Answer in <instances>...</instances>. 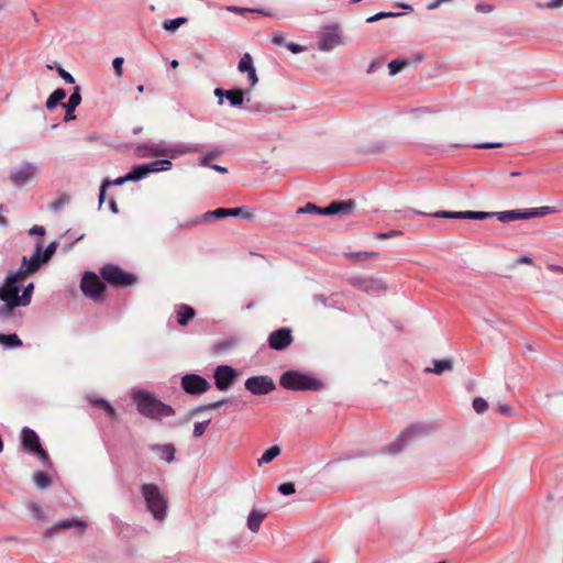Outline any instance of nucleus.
<instances>
[{
    "label": "nucleus",
    "mask_w": 563,
    "mask_h": 563,
    "mask_svg": "<svg viewBox=\"0 0 563 563\" xmlns=\"http://www.w3.org/2000/svg\"><path fill=\"white\" fill-rule=\"evenodd\" d=\"M180 146H165L164 143H141L134 153L141 158L157 157L152 163L135 165L126 175L130 181H137L151 173L167 170L172 166V159L188 152Z\"/></svg>",
    "instance_id": "obj_1"
},
{
    "label": "nucleus",
    "mask_w": 563,
    "mask_h": 563,
    "mask_svg": "<svg viewBox=\"0 0 563 563\" xmlns=\"http://www.w3.org/2000/svg\"><path fill=\"white\" fill-rule=\"evenodd\" d=\"M27 276H18L16 273L10 272L0 287V318L5 319L12 314L15 307H25L32 300L34 284L26 285L19 296L20 284L25 280Z\"/></svg>",
    "instance_id": "obj_2"
},
{
    "label": "nucleus",
    "mask_w": 563,
    "mask_h": 563,
    "mask_svg": "<svg viewBox=\"0 0 563 563\" xmlns=\"http://www.w3.org/2000/svg\"><path fill=\"white\" fill-rule=\"evenodd\" d=\"M133 399L136 402L137 411L146 418L159 420L175 415V410L169 405L163 404L148 391L135 390Z\"/></svg>",
    "instance_id": "obj_3"
},
{
    "label": "nucleus",
    "mask_w": 563,
    "mask_h": 563,
    "mask_svg": "<svg viewBox=\"0 0 563 563\" xmlns=\"http://www.w3.org/2000/svg\"><path fill=\"white\" fill-rule=\"evenodd\" d=\"M387 150L386 143H338L333 152L350 161L368 159Z\"/></svg>",
    "instance_id": "obj_4"
},
{
    "label": "nucleus",
    "mask_w": 563,
    "mask_h": 563,
    "mask_svg": "<svg viewBox=\"0 0 563 563\" xmlns=\"http://www.w3.org/2000/svg\"><path fill=\"white\" fill-rule=\"evenodd\" d=\"M141 494L154 519L163 521L166 518L168 506L166 494L156 484H143Z\"/></svg>",
    "instance_id": "obj_5"
},
{
    "label": "nucleus",
    "mask_w": 563,
    "mask_h": 563,
    "mask_svg": "<svg viewBox=\"0 0 563 563\" xmlns=\"http://www.w3.org/2000/svg\"><path fill=\"white\" fill-rule=\"evenodd\" d=\"M279 384L285 389L300 390V391H317L323 388V384L318 378L300 373L298 371L285 372L279 379Z\"/></svg>",
    "instance_id": "obj_6"
},
{
    "label": "nucleus",
    "mask_w": 563,
    "mask_h": 563,
    "mask_svg": "<svg viewBox=\"0 0 563 563\" xmlns=\"http://www.w3.org/2000/svg\"><path fill=\"white\" fill-rule=\"evenodd\" d=\"M100 274L106 282L114 286L128 287L136 283V277L133 274L126 273L117 265L103 266Z\"/></svg>",
    "instance_id": "obj_7"
},
{
    "label": "nucleus",
    "mask_w": 563,
    "mask_h": 563,
    "mask_svg": "<svg viewBox=\"0 0 563 563\" xmlns=\"http://www.w3.org/2000/svg\"><path fill=\"white\" fill-rule=\"evenodd\" d=\"M342 33L339 24L324 26V31L320 35L318 47L322 52H330L333 48L343 45Z\"/></svg>",
    "instance_id": "obj_8"
},
{
    "label": "nucleus",
    "mask_w": 563,
    "mask_h": 563,
    "mask_svg": "<svg viewBox=\"0 0 563 563\" xmlns=\"http://www.w3.org/2000/svg\"><path fill=\"white\" fill-rule=\"evenodd\" d=\"M42 240H37L35 244V251L32 256H23L21 267L15 272L18 276H29L38 271L42 264L46 263L42 256Z\"/></svg>",
    "instance_id": "obj_9"
},
{
    "label": "nucleus",
    "mask_w": 563,
    "mask_h": 563,
    "mask_svg": "<svg viewBox=\"0 0 563 563\" xmlns=\"http://www.w3.org/2000/svg\"><path fill=\"white\" fill-rule=\"evenodd\" d=\"M21 441L24 448L33 454H37L42 462H48L47 452L41 446L40 439L35 431L23 428L21 432Z\"/></svg>",
    "instance_id": "obj_10"
},
{
    "label": "nucleus",
    "mask_w": 563,
    "mask_h": 563,
    "mask_svg": "<svg viewBox=\"0 0 563 563\" xmlns=\"http://www.w3.org/2000/svg\"><path fill=\"white\" fill-rule=\"evenodd\" d=\"M245 388L253 395H267L275 389L274 380L265 375L252 376L244 383Z\"/></svg>",
    "instance_id": "obj_11"
},
{
    "label": "nucleus",
    "mask_w": 563,
    "mask_h": 563,
    "mask_svg": "<svg viewBox=\"0 0 563 563\" xmlns=\"http://www.w3.org/2000/svg\"><path fill=\"white\" fill-rule=\"evenodd\" d=\"M80 288L87 297L97 300L104 291L106 286L95 273H86L82 276Z\"/></svg>",
    "instance_id": "obj_12"
},
{
    "label": "nucleus",
    "mask_w": 563,
    "mask_h": 563,
    "mask_svg": "<svg viewBox=\"0 0 563 563\" xmlns=\"http://www.w3.org/2000/svg\"><path fill=\"white\" fill-rule=\"evenodd\" d=\"M216 387L221 390H228L238 377L236 371L229 365H219L214 369Z\"/></svg>",
    "instance_id": "obj_13"
},
{
    "label": "nucleus",
    "mask_w": 563,
    "mask_h": 563,
    "mask_svg": "<svg viewBox=\"0 0 563 563\" xmlns=\"http://www.w3.org/2000/svg\"><path fill=\"white\" fill-rule=\"evenodd\" d=\"M183 389L190 395H200L210 388V384L201 376L187 374L181 378Z\"/></svg>",
    "instance_id": "obj_14"
},
{
    "label": "nucleus",
    "mask_w": 563,
    "mask_h": 563,
    "mask_svg": "<svg viewBox=\"0 0 563 563\" xmlns=\"http://www.w3.org/2000/svg\"><path fill=\"white\" fill-rule=\"evenodd\" d=\"M87 528V523L80 519H64L55 523L54 526L47 528L43 537L45 539H52L55 537V534L62 530V529H77L78 534H84L85 530Z\"/></svg>",
    "instance_id": "obj_15"
},
{
    "label": "nucleus",
    "mask_w": 563,
    "mask_h": 563,
    "mask_svg": "<svg viewBox=\"0 0 563 563\" xmlns=\"http://www.w3.org/2000/svg\"><path fill=\"white\" fill-rule=\"evenodd\" d=\"M36 173L37 168L34 165L24 163L11 172L10 179L14 186L21 187L29 183L36 175Z\"/></svg>",
    "instance_id": "obj_16"
},
{
    "label": "nucleus",
    "mask_w": 563,
    "mask_h": 563,
    "mask_svg": "<svg viewBox=\"0 0 563 563\" xmlns=\"http://www.w3.org/2000/svg\"><path fill=\"white\" fill-rule=\"evenodd\" d=\"M292 342L291 330L288 328H280L272 332L268 336V345L273 350H284Z\"/></svg>",
    "instance_id": "obj_17"
},
{
    "label": "nucleus",
    "mask_w": 563,
    "mask_h": 563,
    "mask_svg": "<svg viewBox=\"0 0 563 563\" xmlns=\"http://www.w3.org/2000/svg\"><path fill=\"white\" fill-rule=\"evenodd\" d=\"M355 206H356V203L353 200L333 201L328 207H324L322 209V214L323 216L338 214V216H342V217L350 216L353 213Z\"/></svg>",
    "instance_id": "obj_18"
},
{
    "label": "nucleus",
    "mask_w": 563,
    "mask_h": 563,
    "mask_svg": "<svg viewBox=\"0 0 563 563\" xmlns=\"http://www.w3.org/2000/svg\"><path fill=\"white\" fill-rule=\"evenodd\" d=\"M245 92H246V90L243 91L242 89H231V90H224L222 88L214 89V96L219 98V104L223 103L222 99H223V97H225L232 107L242 106V103L244 101Z\"/></svg>",
    "instance_id": "obj_19"
},
{
    "label": "nucleus",
    "mask_w": 563,
    "mask_h": 563,
    "mask_svg": "<svg viewBox=\"0 0 563 563\" xmlns=\"http://www.w3.org/2000/svg\"><path fill=\"white\" fill-rule=\"evenodd\" d=\"M238 69L239 71L241 73H247V77H249V80H250V88L246 89V93L251 91V89L257 84L258 81V78H257V75H256V69L253 65V59H252V56L249 54V53H245L240 62H239V65H238Z\"/></svg>",
    "instance_id": "obj_20"
},
{
    "label": "nucleus",
    "mask_w": 563,
    "mask_h": 563,
    "mask_svg": "<svg viewBox=\"0 0 563 563\" xmlns=\"http://www.w3.org/2000/svg\"><path fill=\"white\" fill-rule=\"evenodd\" d=\"M245 211H246L245 207L231 208V209L218 208L216 210L208 211L205 214V217L206 218H217V219H222L225 217H241L243 219H251L252 216Z\"/></svg>",
    "instance_id": "obj_21"
},
{
    "label": "nucleus",
    "mask_w": 563,
    "mask_h": 563,
    "mask_svg": "<svg viewBox=\"0 0 563 563\" xmlns=\"http://www.w3.org/2000/svg\"><path fill=\"white\" fill-rule=\"evenodd\" d=\"M412 214H420L424 217H432V218H444V219H464V211H437L433 213H427V212H420L416 210H407L404 212L402 218L409 219Z\"/></svg>",
    "instance_id": "obj_22"
},
{
    "label": "nucleus",
    "mask_w": 563,
    "mask_h": 563,
    "mask_svg": "<svg viewBox=\"0 0 563 563\" xmlns=\"http://www.w3.org/2000/svg\"><path fill=\"white\" fill-rule=\"evenodd\" d=\"M150 450L156 453L158 459L166 463H172L175 460L176 448L174 444H152Z\"/></svg>",
    "instance_id": "obj_23"
},
{
    "label": "nucleus",
    "mask_w": 563,
    "mask_h": 563,
    "mask_svg": "<svg viewBox=\"0 0 563 563\" xmlns=\"http://www.w3.org/2000/svg\"><path fill=\"white\" fill-rule=\"evenodd\" d=\"M266 517H267V512H265L262 509H257V508L253 507L247 516V519H246L247 529L253 533L258 532L261 525Z\"/></svg>",
    "instance_id": "obj_24"
},
{
    "label": "nucleus",
    "mask_w": 563,
    "mask_h": 563,
    "mask_svg": "<svg viewBox=\"0 0 563 563\" xmlns=\"http://www.w3.org/2000/svg\"><path fill=\"white\" fill-rule=\"evenodd\" d=\"M195 317V310L190 306L180 305L177 307V321L185 327Z\"/></svg>",
    "instance_id": "obj_25"
},
{
    "label": "nucleus",
    "mask_w": 563,
    "mask_h": 563,
    "mask_svg": "<svg viewBox=\"0 0 563 563\" xmlns=\"http://www.w3.org/2000/svg\"><path fill=\"white\" fill-rule=\"evenodd\" d=\"M432 367H426V373H434L437 375H441L446 371H451L453 368V363L451 360H434Z\"/></svg>",
    "instance_id": "obj_26"
},
{
    "label": "nucleus",
    "mask_w": 563,
    "mask_h": 563,
    "mask_svg": "<svg viewBox=\"0 0 563 563\" xmlns=\"http://www.w3.org/2000/svg\"><path fill=\"white\" fill-rule=\"evenodd\" d=\"M66 98V91L62 88L54 90L46 100L45 107L47 110L55 109Z\"/></svg>",
    "instance_id": "obj_27"
},
{
    "label": "nucleus",
    "mask_w": 563,
    "mask_h": 563,
    "mask_svg": "<svg viewBox=\"0 0 563 563\" xmlns=\"http://www.w3.org/2000/svg\"><path fill=\"white\" fill-rule=\"evenodd\" d=\"M71 198L67 194H59L55 200H53L48 205V209L53 212H58L65 208L66 205L70 202Z\"/></svg>",
    "instance_id": "obj_28"
},
{
    "label": "nucleus",
    "mask_w": 563,
    "mask_h": 563,
    "mask_svg": "<svg viewBox=\"0 0 563 563\" xmlns=\"http://www.w3.org/2000/svg\"><path fill=\"white\" fill-rule=\"evenodd\" d=\"M362 288L367 292L384 291L386 286L380 279H365L362 283Z\"/></svg>",
    "instance_id": "obj_29"
},
{
    "label": "nucleus",
    "mask_w": 563,
    "mask_h": 563,
    "mask_svg": "<svg viewBox=\"0 0 563 563\" xmlns=\"http://www.w3.org/2000/svg\"><path fill=\"white\" fill-rule=\"evenodd\" d=\"M280 454V448L278 445L271 446L263 455L257 460L258 466L271 463L275 457Z\"/></svg>",
    "instance_id": "obj_30"
},
{
    "label": "nucleus",
    "mask_w": 563,
    "mask_h": 563,
    "mask_svg": "<svg viewBox=\"0 0 563 563\" xmlns=\"http://www.w3.org/2000/svg\"><path fill=\"white\" fill-rule=\"evenodd\" d=\"M0 344L7 346L9 349H13V347L21 346L22 345V341L14 333H12V334H1L0 333Z\"/></svg>",
    "instance_id": "obj_31"
},
{
    "label": "nucleus",
    "mask_w": 563,
    "mask_h": 563,
    "mask_svg": "<svg viewBox=\"0 0 563 563\" xmlns=\"http://www.w3.org/2000/svg\"><path fill=\"white\" fill-rule=\"evenodd\" d=\"M81 102L80 88L76 87L74 92L70 95L66 103H62L63 108L75 110Z\"/></svg>",
    "instance_id": "obj_32"
},
{
    "label": "nucleus",
    "mask_w": 563,
    "mask_h": 563,
    "mask_svg": "<svg viewBox=\"0 0 563 563\" xmlns=\"http://www.w3.org/2000/svg\"><path fill=\"white\" fill-rule=\"evenodd\" d=\"M33 482L38 489H45L51 485V478L43 472H35L33 474Z\"/></svg>",
    "instance_id": "obj_33"
},
{
    "label": "nucleus",
    "mask_w": 563,
    "mask_h": 563,
    "mask_svg": "<svg viewBox=\"0 0 563 563\" xmlns=\"http://www.w3.org/2000/svg\"><path fill=\"white\" fill-rule=\"evenodd\" d=\"M416 432L413 428H410L402 432L398 440L393 444V446H396L393 452H399L408 442V439Z\"/></svg>",
    "instance_id": "obj_34"
},
{
    "label": "nucleus",
    "mask_w": 563,
    "mask_h": 563,
    "mask_svg": "<svg viewBox=\"0 0 563 563\" xmlns=\"http://www.w3.org/2000/svg\"><path fill=\"white\" fill-rule=\"evenodd\" d=\"M187 21H188L187 18H184V16H179V18L172 19V20H166L163 23V27L166 31L175 32L180 25L187 23Z\"/></svg>",
    "instance_id": "obj_35"
},
{
    "label": "nucleus",
    "mask_w": 563,
    "mask_h": 563,
    "mask_svg": "<svg viewBox=\"0 0 563 563\" xmlns=\"http://www.w3.org/2000/svg\"><path fill=\"white\" fill-rule=\"evenodd\" d=\"M222 151L213 150L199 157V164L201 166H211V161L217 159L222 155Z\"/></svg>",
    "instance_id": "obj_36"
},
{
    "label": "nucleus",
    "mask_w": 563,
    "mask_h": 563,
    "mask_svg": "<svg viewBox=\"0 0 563 563\" xmlns=\"http://www.w3.org/2000/svg\"><path fill=\"white\" fill-rule=\"evenodd\" d=\"M518 217V210H508L494 212V218H497L501 222L515 221Z\"/></svg>",
    "instance_id": "obj_37"
},
{
    "label": "nucleus",
    "mask_w": 563,
    "mask_h": 563,
    "mask_svg": "<svg viewBox=\"0 0 563 563\" xmlns=\"http://www.w3.org/2000/svg\"><path fill=\"white\" fill-rule=\"evenodd\" d=\"M408 65L407 59H393L388 63L389 74L396 75Z\"/></svg>",
    "instance_id": "obj_38"
},
{
    "label": "nucleus",
    "mask_w": 563,
    "mask_h": 563,
    "mask_svg": "<svg viewBox=\"0 0 563 563\" xmlns=\"http://www.w3.org/2000/svg\"><path fill=\"white\" fill-rule=\"evenodd\" d=\"M464 219L472 220H485L489 218H494V212H485V211H464Z\"/></svg>",
    "instance_id": "obj_39"
},
{
    "label": "nucleus",
    "mask_w": 563,
    "mask_h": 563,
    "mask_svg": "<svg viewBox=\"0 0 563 563\" xmlns=\"http://www.w3.org/2000/svg\"><path fill=\"white\" fill-rule=\"evenodd\" d=\"M227 10L229 12H233L236 14H244L245 12H256L260 14L268 15V12H266L265 10H262V9H250V8H242V7H238V5H228Z\"/></svg>",
    "instance_id": "obj_40"
},
{
    "label": "nucleus",
    "mask_w": 563,
    "mask_h": 563,
    "mask_svg": "<svg viewBox=\"0 0 563 563\" xmlns=\"http://www.w3.org/2000/svg\"><path fill=\"white\" fill-rule=\"evenodd\" d=\"M29 510H30V514L32 515V517H34L35 519H38V520L43 519L46 515L44 509L37 501H32L29 505Z\"/></svg>",
    "instance_id": "obj_41"
},
{
    "label": "nucleus",
    "mask_w": 563,
    "mask_h": 563,
    "mask_svg": "<svg viewBox=\"0 0 563 563\" xmlns=\"http://www.w3.org/2000/svg\"><path fill=\"white\" fill-rule=\"evenodd\" d=\"M91 402L101 406L111 418H114L117 416L115 409L107 400L96 399L91 400Z\"/></svg>",
    "instance_id": "obj_42"
},
{
    "label": "nucleus",
    "mask_w": 563,
    "mask_h": 563,
    "mask_svg": "<svg viewBox=\"0 0 563 563\" xmlns=\"http://www.w3.org/2000/svg\"><path fill=\"white\" fill-rule=\"evenodd\" d=\"M473 409L478 413L482 415L488 409V404L485 399L477 397L473 400Z\"/></svg>",
    "instance_id": "obj_43"
},
{
    "label": "nucleus",
    "mask_w": 563,
    "mask_h": 563,
    "mask_svg": "<svg viewBox=\"0 0 563 563\" xmlns=\"http://www.w3.org/2000/svg\"><path fill=\"white\" fill-rule=\"evenodd\" d=\"M399 15H401L400 12H391V11H389V12H378V13L369 16L366 20V22L372 23V22H376V21L385 19V18H394V16H399Z\"/></svg>",
    "instance_id": "obj_44"
},
{
    "label": "nucleus",
    "mask_w": 563,
    "mask_h": 563,
    "mask_svg": "<svg viewBox=\"0 0 563 563\" xmlns=\"http://www.w3.org/2000/svg\"><path fill=\"white\" fill-rule=\"evenodd\" d=\"M538 9H556L563 5V0H549L547 2H536L534 4Z\"/></svg>",
    "instance_id": "obj_45"
},
{
    "label": "nucleus",
    "mask_w": 563,
    "mask_h": 563,
    "mask_svg": "<svg viewBox=\"0 0 563 563\" xmlns=\"http://www.w3.org/2000/svg\"><path fill=\"white\" fill-rule=\"evenodd\" d=\"M349 256L360 260V261H365L368 258H377L378 254L375 252H355V253H350Z\"/></svg>",
    "instance_id": "obj_46"
},
{
    "label": "nucleus",
    "mask_w": 563,
    "mask_h": 563,
    "mask_svg": "<svg viewBox=\"0 0 563 563\" xmlns=\"http://www.w3.org/2000/svg\"><path fill=\"white\" fill-rule=\"evenodd\" d=\"M228 400L227 399H221V400H218V401H214V402H210L208 405H205V406H200L196 409V413L197 412H200V411H205V410H216L218 408H220L222 405L227 404Z\"/></svg>",
    "instance_id": "obj_47"
},
{
    "label": "nucleus",
    "mask_w": 563,
    "mask_h": 563,
    "mask_svg": "<svg viewBox=\"0 0 563 563\" xmlns=\"http://www.w3.org/2000/svg\"><path fill=\"white\" fill-rule=\"evenodd\" d=\"M209 423H210V420H206L202 422H196L194 426V432H192L194 437L195 438L201 437L205 433Z\"/></svg>",
    "instance_id": "obj_48"
},
{
    "label": "nucleus",
    "mask_w": 563,
    "mask_h": 563,
    "mask_svg": "<svg viewBox=\"0 0 563 563\" xmlns=\"http://www.w3.org/2000/svg\"><path fill=\"white\" fill-rule=\"evenodd\" d=\"M56 247H57V243L56 242H51L46 249L43 251L42 250V256H43V260L48 262L49 258L53 256V254L55 253L56 251Z\"/></svg>",
    "instance_id": "obj_49"
},
{
    "label": "nucleus",
    "mask_w": 563,
    "mask_h": 563,
    "mask_svg": "<svg viewBox=\"0 0 563 563\" xmlns=\"http://www.w3.org/2000/svg\"><path fill=\"white\" fill-rule=\"evenodd\" d=\"M56 71L59 75V77L65 80L66 84H74L75 82L74 76L70 73H68L67 70H65L63 67L57 66L56 67Z\"/></svg>",
    "instance_id": "obj_50"
},
{
    "label": "nucleus",
    "mask_w": 563,
    "mask_h": 563,
    "mask_svg": "<svg viewBox=\"0 0 563 563\" xmlns=\"http://www.w3.org/2000/svg\"><path fill=\"white\" fill-rule=\"evenodd\" d=\"M322 209L323 208H319L317 206H314L313 203L311 202H308L305 207L302 208H299L298 209V212H307V213H318V214H322Z\"/></svg>",
    "instance_id": "obj_51"
},
{
    "label": "nucleus",
    "mask_w": 563,
    "mask_h": 563,
    "mask_svg": "<svg viewBox=\"0 0 563 563\" xmlns=\"http://www.w3.org/2000/svg\"><path fill=\"white\" fill-rule=\"evenodd\" d=\"M278 492L283 495H291L296 492L294 483H283L278 486Z\"/></svg>",
    "instance_id": "obj_52"
},
{
    "label": "nucleus",
    "mask_w": 563,
    "mask_h": 563,
    "mask_svg": "<svg viewBox=\"0 0 563 563\" xmlns=\"http://www.w3.org/2000/svg\"><path fill=\"white\" fill-rule=\"evenodd\" d=\"M497 411L501 415H505V416H509V417H512L515 416V410L511 406L507 405V404H499L497 406Z\"/></svg>",
    "instance_id": "obj_53"
},
{
    "label": "nucleus",
    "mask_w": 563,
    "mask_h": 563,
    "mask_svg": "<svg viewBox=\"0 0 563 563\" xmlns=\"http://www.w3.org/2000/svg\"><path fill=\"white\" fill-rule=\"evenodd\" d=\"M554 211L555 210L553 207H539V208H533L532 214H534V217H544Z\"/></svg>",
    "instance_id": "obj_54"
},
{
    "label": "nucleus",
    "mask_w": 563,
    "mask_h": 563,
    "mask_svg": "<svg viewBox=\"0 0 563 563\" xmlns=\"http://www.w3.org/2000/svg\"><path fill=\"white\" fill-rule=\"evenodd\" d=\"M401 235V231H398V230H390L388 232H379L376 234V239L378 240H386V239H390V238H396V236H399Z\"/></svg>",
    "instance_id": "obj_55"
},
{
    "label": "nucleus",
    "mask_w": 563,
    "mask_h": 563,
    "mask_svg": "<svg viewBox=\"0 0 563 563\" xmlns=\"http://www.w3.org/2000/svg\"><path fill=\"white\" fill-rule=\"evenodd\" d=\"M123 58L122 57H115L112 62L113 69L115 74L120 77L123 73L122 66H123Z\"/></svg>",
    "instance_id": "obj_56"
},
{
    "label": "nucleus",
    "mask_w": 563,
    "mask_h": 563,
    "mask_svg": "<svg viewBox=\"0 0 563 563\" xmlns=\"http://www.w3.org/2000/svg\"><path fill=\"white\" fill-rule=\"evenodd\" d=\"M475 9L477 12L489 13L494 10V7L489 3H477Z\"/></svg>",
    "instance_id": "obj_57"
},
{
    "label": "nucleus",
    "mask_w": 563,
    "mask_h": 563,
    "mask_svg": "<svg viewBox=\"0 0 563 563\" xmlns=\"http://www.w3.org/2000/svg\"><path fill=\"white\" fill-rule=\"evenodd\" d=\"M312 302L317 306V305H321L323 307H327L328 306V297H325L324 295H314L312 297Z\"/></svg>",
    "instance_id": "obj_58"
},
{
    "label": "nucleus",
    "mask_w": 563,
    "mask_h": 563,
    "mask_svg": "<svg viewBox=\"0 0 563 563\" xmlns=\"http://www.w3.org/2000/svg\"><path fill=\"white\" fill-rule=\"evenodd\" d=\"M130 181L128 175H124L123 177H119L114 180H104L103 183H109L110 186H121L125 183Z\"/></svg>",
    "instance_id": "obj_59"
},
{
    "label": "nucleus",
    "mask_w": 563,
    "mask_h": 563,
    "mask_svg": "<svg viewBox=\"0 0 563 563\" xmlns=\"http://www.w3.org/2000/svg\"><path fill=\"white\" fill-rule=\"evenodd\" d=\"M287 48L294 53V54H298V53H301L303 52L305 47L299 45V44H296V43H292V42H288L286 44Z\"/></svg>",
    "instance_id": "obj_60"
},
{
    "label": "nucleus",
    "mask_w": 563,
    "mask_h": 563,
    "mask_svg": "<svg viewBox=\"0 0 563 563\" xmlns=\"http://www.w3.org/2000/svg\"><path fill=\"white\" fill-rule=\"evenodd\" d=\"M533 212V208H530V209H526L523 211L521 210H518V217H517V220L519 219H530V218H533L534 214H532Z\"/></svg>",
    "instance_id": "obj_61"
},
{
    "label": "nucleus",
    "mask_w": 563,
    "mask_h": 563,
    "mask_svg": "<svg viewBox=\"0 0 563 563\" xmlns=\"http://www.w3.org/2000/svg\"><path fill=\"white\" fill-rule=\"evenodd\" d=\"M108 187H109V183H102V185L100 187V192H99V207L102 206V203L106 199V190Z\"/></svg>",
    "instance_id": "obj_62"
},
{
    "label": "nucleus",
    "mask_w": 563,
    "mask_h": 563,
    "mask_svg": "<svg viewBox=\"0 0 563 563\" xmlns=\"http://www.w3.org/2000/svg\"><path fill=\"white\" fill-rule=\"evenodd\" d=\"M503 143H475L474 146L476 148H494L500 147Z\"/></svg>",
    "instance_id": "obj_63"
},
{
    "label": "nucleus",
    "mask_w": 563,
    "mask_h": 563,
    "mask_svg": "<svg viewBox=\"0 0 563 563\" xmlns=\"http://www.w3.org/2000/svg\"><path fill=\"white\" fill-rule=\"evenodd\" d=\"M31 235H34V234H38V235H44L45 234V229L44 227L42 225H34L30 229V232H29Z\"/></svg>",
    "instance_id": "obj_64"
}]
</instances>
